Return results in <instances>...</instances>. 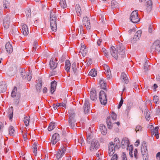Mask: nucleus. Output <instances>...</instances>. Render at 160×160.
Masks as SVG:
<instances>
[{"instance_id": "b1692460", "label": "nucleus", "mask_w": 160, "mask_h": 160, "mask_svg": "<svg viewBox=\"0 0 160 160\" xmlns=\"http://www.w3.org/2000/svg\"><path fill=\"white\" fill-rule=\"evenodd\" d=\"M22 32L23 34L25 36H27L28 34V28L26 25L23 24L22 26Z\"/></svg>"}, {"instance_id": "6e6d98bb", "label": "nucleus", "mask_w": 160, "mask_h": 160, "mask_svg": "<svg viewBox=\"0 0 160 160\" xmlns=\"http://www.w3.org/2000/svg\"><path fill=\"white\" fill-rule=\"evenodd\" d=\"M101 51L104 53V55L107 57L108 56V55L106 49L105 48H103L101 50Z\"/></svg>"}, {"instance_id": "aec40b11", "label": "nucleus", "mask_w": 160, "mask_h": 160, "mask_svg": "<svg viewBox=\"0 0 160 160\" xmlns=\"http://www.w3.org/2000/svg\"><path fill=\"white\" fill-rule=\"evenodd\" d=\"M5 48L6 51L9 53H10L12 52V47L9 42H8L6 43Z\"/></svg>"}, {"instance_id": "bb28decb", "label": "nucleus", "mask_w": 160, "mask_h": 160, "mask_svg": "<svg viewBox=\"0 0 160 160\" xmlns=\"http://www.w3.org/2000/svg\"><path fill=\"white\" fill-rule=\"evenodd\" d=\"M141 34L142 31L141 30L138 31L135 33L133 38V39L134 40V41H137L139 40L141 36Z\"/></svg>"}, {"instance_id": "7c9ffc66", "label": "nucleus", "mask_w": 160, "mask_h": 160, "mask_svg": "<svg viewBox=\"0 0 160 160\" xmlns=\"http://www.w3.org/2000/svg\"><path fill=\"white\" fill-rule=\"evenodd\" d=\"M69 119H75V112L72 109H70L69 111Z\"/></svg>"}, {"instance_id": "9b49d317", "label": "nucleus", "mask_w": 160, "mask_h": 160, "mask_svg": "<svg viewBox=\"0 0 160 160\" xmlns=\"http://www.w3.org/2000/svg\"><path fill=\"white\" fill-rule=\"evenodd\" d=\"M110 50L112 56L117 59L119 58V56L117 51L116 50L115 48L113 46L111 47L110 48Z\"/></svg>"}, {"instance_id": "a878e982", "label": "nucleus", "mask_w": 160, "mask_h": 160, "mask_svg": "<svg viewBox=\"0 0 160 160\" xmlns=\"http://www.w3.org/2000/svg\"><path fill=\"white\" fill-rule=\"evenodd\" d=\"M7 85L4 82L0 83V92H5L7 89Z\"/></svg>"}, {"instance_id": "13d9d810", "label": "nucleus", "mask_w": 160, "mask_h": 160, "mask_svg": "<svg viewBox=\"0 0 160 160\" xmlns=\"http://www.w3.org/2000/svg\"><path fill=\"white\" fill-rule=\"evenodd\" d=\"M133 86L134 87V89L135 90L138 92L139 91V89L138 88V85H137L136 83H134Z\"/></svg>"}, {"instance_id": "bf43d9fd", "label": "nucleus", "mask_w": 160, "mask_h": 160, "mask_svg": "<svg viewBox=\"0 0 160 160\" xmlns=\"http://www.w3.org/2000/svg\"><path fill=\"white\" fill-rule=\"evenodd\" d=\"M153 98V101L154 103H155L156 104H157V102H158L159 100L158 97L157 96H154Z\"/></svg>"}, {"instance_id": "5701e85b", "label": "nucleus", "mask_w": 160, "mask_h": 160, "mask_svg": "<svg viewBox=\"0 0 160 160\" xmlns=\"http://www.w3.org/2000/svg\"><path fill=\"white\" fill-rule=\"evenodd\" d=\"M90 98L92 100L95 101L97 98L96 92L95 90L92 89L90 92Z\"/></svg>"}, {"instance_id": "de8ad7c7", "label": "nucleus", "mask_w": 160, "mask_h": 160, "mask_svg": "<svg viewBox=\"0 0 160 160\" xmlns=\"http://www.w3.org/2000/svg\"><path fill=\"white\" fill-rule=\"evenodd\" d=\"M55 128L54 123L51 122L48 127V130L49 131H51Z\"/></svg>"}, {"instance_id": "6e6552de", "label": "nucleus", "mask_w": 160, "mask_h": 160, "mask_svg": "<svg viewBox=\"0 0 160 160\" xmlns=\"http://www.w3.org/2000/svg\"><path fill=\"white\" fill-rule=\"evenodd\" d=\"M60 138V136L58 133H56L53 134L52 138V144L53 145L56 144L59 140Z\"/></svg>"}, {"instance_id": "338daca9", "label": "nucleus", "mask_w": 160, "mask_h": 160, "mask_svg": "<svg viewBox=\"0 0 160 160\" xmlns=\"http://www.w3.org/2000/svg\"><path fill=\"white\" fill-rule=\"evenodd\" d=\"M156 158L158 160H160V152H158L157 153Z\"/></svg>"}, {"instance_id": "f257e3e1", "label": "nucleus", "mask_w": 160, "mask_h": 160, "mask_svg": "<svg viewBox=\"0 0 160 160\" xmlns=\"http://www.w3.org/2000/svg\"><path fill=\"white\" fill-rule=\"evenodd\" d=\"M89 149L91 152H94L98 150L100 147L99 141L96 139H93L90 143Z\"/></svg>"}, {"instance_id": "09e8293b", "label": "nucleus", "mask_w": 160, "mask_h": 160, "mask_svg": "<svg viewBox=\"0 0 160 160\" xmlns=\"http://www.w3.org/2000/svg\"><path fill=\"white\" fill-rule=\"evenodd\" d=\"M3 6L4 8H9V3L8 2V1L7 0H5L4 1H3Z\"/></svg>"}, {"instance_id": "2f4dec72", "label": "nucleus", "mask_w": 160, "mask_h": 160, "mask_svg": "<svg viewBox=\"0 0 160 160\" xmlns=\"http://www.w3.org/2000/svg\"><path fill=\"white\" fill-rule=\"evenodd\" d=\"M70 66L71 64L69 61L68 60H66L65 62V69L68 72H70Z\"/></svg>"}, {"instance_id": "8fccbe9b", "label": "nucleus", "mask_w": 160, "mask_h": 160, "mask_svg": "<svg viewBox=\"0 0 160 160\" xmlns=\"http://www.w3.org/2000/svg\"><path fill=\"white\" fill-rule=\"evenodd\" d=\"M80 52L83 56H85L87 52V50L86 48H80Z\"/></svg>"}, {"instance_id": "0e129e2a", "label": "nucleus", "mask_w": 160, "mask_h": 160, "mask_svg": "<svg viewBox=\"0 0 160 160\" xmlns=\"http://www.w3.org/2000/svg\"><path fill=\"white\" fill-rule=\"evenodd\" d=\"M118 155L117 154H114L112 156L111 160H117Z\"/></svg>"}, {"instance_id": "f704fd0d", "label": "nucleus", "mask_w": 160, "mask_h": 160, "mask_svg": "<svg viewBox=\"0 0 160 160\" xmlns=\"http://www.w3.org/2000/svg\"><path fill=\"white\" fill-rule=\"evenodd\" d=\"M99 83L101 85V88L105 90L106 89V83L104 81L103 78H100L99 80Z\"/></svg>"}, {"instance_id": "c9c22d12", "label": "nucleus", "mask_w": 160, "mask_h": 160, "mask_svg": "<svg viewBox=\"0 0 160 160\" xmlns=\"http://www.w3.org/2000/svg\"><path fill=\"white\" fill-rule=\"evenodd\" d=\"M145 117L147 121H149L150 119V112L148 111L147 109H146L144 111Z\"/></svg>"}, {"instance_id": "4d7b16f0", "label": "nucleus", "mask_w": 160, "mask_h": 160, "mask_svg": "<svg viewBox=\"0 0 160 160\" xmlns=\"http://www.w3.org/2000/svg\"><path fill=\"white\" fill-rule=\"evenodd\" d=\"M111 117L113 120H115L117 118V115L113 112H112V113Z\"/></svg>"}, {"instance_id": "72a5a7b5", "label": "nucleus", "mask_w": 160, "mask_h": 160, "mask_svg": "<svg viewBox=\"0 0 160 160\" xmlns=\"http://www.w3.org/2000/svg\"><path fill=\"white\" fill-rule=\"evenodd\" d=\"M38 83L36 85V88L38 91H39L42 88V82L41 79H38Z\"/></svg>"}, {"instance_id": "680f3d73", "label": "nucleus", "mask_w": 160, "mask_h": 160, "mask_svg": "<svg viewBox=\"0 0 160 160\" xmlns=\"http://www.w3.org/2000/svg\"><path fill=\"white\" fill-rule=\"evenodd\" d=\"M144 69L146 70H148V63H147V60H146L145 62V64H144Z\"/></svg>"}, {"instance_id": "69168bd1", "label": "nucleus", "mask_w": 160, "mask_h": 160, "mask_svg": "<svg viewBox=\"0 0 160 160\" xmlns=\"http://www.w3.org/2000/svg\"><path fill=\"white\" fill-rule=\"evenodd\" d=\"M138 151L137 149H135L134 151V154L135 158L137 159L138 158L137 156Z\"/></svg>"}, {"instance_id": "1a4fd4ad", "label": "nucleus", "mask_w": 160, "mask_h": 160, "mask_svg": "<svg viewBox=\"0 0 160 160\" xmlns=\"http://www.w3.org/2000/svg\"><path fill=\"white\" fill-rule=\"evenodd\" d=\"M129 145V142L128 138H123L121 141V147L122 148H128Z\"/></svg>"}, {"instance_id": "39448f33", "label": "nucleus", "mask_w": 160, "mask_h": 160, "mask_svg": "<svg viewBox=\"0 0 160 160\" xmlns=\"http://www.w3.org/2000/svg\"><path fill=\"white\" fill-rule=\"evenodd\" d=\"M131 21L134 23H136L140 21L137 10L133 11L131 14L130 17Z\"/></svg>"}, {"instance_id": "dca6fc26", "label": "nucleus", "mask_w": 160, "mask_h": 160, "mask_svg": "<svg viewBox=\"0 0 160 160\" xmlns=\"http://www.w3.org/2000/svg\"><path fill=\"white\" fill-rule=\"evenodd\" d=\"M145 5L147 12H150L152 8V3L151 0H145Z\"/></svg>"}, {"instance_id": "cd10ccee", "label": "nucleus", "mask_w": 160, "mask_h": 160, "mask_svg": "<svg viewBox=\"0 0 160 160\" xmlns=\"http://www.w3.org/2000/svg\"><path fill=\"white\" fill-rule=\"evenodd\" d=\"M99 129H100L101 133L103 135H105L107 134V129L105 126L103 124H101L99 126Z\"/></svg>"}, {"instance_id": "6ab92c4d", "label": "nucleus", "mask_w": 160, "mask_h": 160, "mask_svg": "<svg viewBox=\"0 0 160 160\" xmlns=\"http://www.w3.org/2000/svg\"><path fill=\"white\" fill-rule=\"evenodd\" d=\"M66 149L64 148H62L61 150H59L57 154V158L58 159L61 158L64 154Z\"/></svg>"}, {"instance_id": "5fc2aeb1", "label": "nucleus", "mask_w": 160, "mask_h": 160, "mask_svg": "<svg viewBox=\"0 0 160 160\" xmlns=\"http://www.w3.org/2000/svg\"><path fill=\"white\" fill-rule=\"evenodd\" d=\"M122 94L121 95V100H120V101L119 103V104L118 106V109H119L120 108H121V106H122V105L123 102V100L122 97Z\"/></svg>"}, {"instance_id": "a19ab883", "label": "nucleus", "mask_w": 160, "mask_h": 160, "mask_svg": "<svg viewBox=\"0 0 160 160\" xmlns=\"http://www.w3.org/2000/svg\"><path fill=\"white\" fill-rule=\"evenodd\" d=\"M111 7L112 8H118V4L115 1H112L111 3Z\"/></svg>"}, {"instance_id": "3c124183", "label": "nucleus", "mask_w": 160, "mask_h": 160, "mask_svg": "<svg viewBox=\"0 0 160 160\" xmlns=\"http://www.w3.org/2000/svg\"><path fill=\"white\" fill-rule=\"evenodd\" d=\"M63 147L62 148H64L66 149V148L67 147L68 144V142L67 140L66 139H64L62 141Z\"/></svg>"}, {"instance_id": "0eeeda50", "label": "nucleus", "mask_w": 160, "mask_h": 160, "mask_svg": "<svg viewBox=\"0 0 160 160\" xmlns=\"http://www.w3.org/2000/svg\"><path fill=\"white\" fill-rule=\"evenodd\" d=\"M115 146L112 142L109 143L108 145V154L109 156H112L115 152Z\"/></svg>"}, {"instance_id": "9d476101", "label": "nucleus", "mask_w": 160, "mask_h": 160, "mask_svg": "<svg viewBox=\"0 0 160 160\" xmlns=\"http://www.w3.org/2000/svg\"><path fill=\"white\" fill-rule=\"evenodd\" d=\"M57 62L56 58H51L49 63L50 67L51 69L53 70L56 68L58 65Z\"/></svg>"}, {"instance_id": "20e7f679", "label": "nucleus", "mask_w": 160, "mask_h": 160, "mask_svg": "<svg viewBox=\"0 0 160 160\" xmlns=\"http://www.w3.org/2000/svg\"><path fill=\"white\" fill-rule=\"evenodd\" d=\"M99 99L101 103L105 105L107 102L106 94L103 91H101L99 93Z\"/></svg>"}, {"instance_id": "7ed1b4c3", "label": "nucleus", "mask_w": 160, "mask_h": 160, "mask_svg": "<svg viewBox=\"0 0 160 160\" xmlns=\"http://www.w3.org/2000/svg\"><path fill=\"white\" fill-rule=\"evenodd\" d=\"M151 51L155 53L159 52L160 51V41H156L151 47Z\"/></svg>"}, {"instance_id": "412c9836", "label": "nucleus", "mask_w": 160, "mask_h": 160, "mask_svg": "<svg viewBox=\"0 0 160 160\" xmlns=\"http://www.w3.org/2000/svg\"><path fill=\"white\" fill-rule=\"evenodd\" d=\"M51 28L53 31H56L57 29V24L56 21L50 20Z\"/></svg>"}, {"instance_id": "4468645a", "label": "nucleus", "mask_w": 160, "mask_h": 160, "mask_svg": "<svg viewBox=\"0 0 160 160\" xmlns=\"http://www.w3.org/2000/svg\"><path fill=\"white\" fill-rule=\"evenodd\" d=\"M82 21L83 25L86 27V28L88 30L90 29L91 26L90 20L87 17H83Z\"/></svg>"}, {"instance_id": "4c0bfd02", "label": "nucleus", "mask_w": 160, "mask_h": 160, "mask_svg": "<svg viewBox=\"0 0 160 160\" xmlns=\"http://www.w3.org/2000/svg\"><path fill=\"white\" fill-rule=\"evenodd\" d=\"M76 9L78 15L80 16L82 12L81 11V7L79 5H76Z\"/></svg>"}, {"instance_id": "37998d69", "label": "nucleus", "mask_w": 160, "mask_h": 160, "mask_svg": "<svg viewBox=\"0 0 160 160\" xmlns=\"http://www.w3.org/2000/svg\"><path fill=\"white\" fill-rule=\"evenodd\" d=\"M72 68L74 74H77V69L76 67V64L74 62L72 65Z\"/></svg>"}, {"instance_id": "ddd939ff", "label": "nucleus", "mask_w": 160, "mask_h": 160, "mask_svg": "<svg viewBox=\"0 0 160 160\" xmlns=\"http://www.w3.org/2000/svg\"><path fill=\"white\" fill-rule=\"evenodd\" d=\"M106 122L107 124L108 128L109 129H111V128H112L113 124H114L115 123H116L115 122H111V117L110 116L108 117ZM116 123L118 125V126H119L120 124V122H116Z\"/></svg>"}, {"instance_id": "052dcab7", "label": "nucleus", "mask_w": 160, "mask_h": 160, "mask_svg": "<svg viewBox=\"0 0 160 160\" xmlns=\"http://www.w3.org/2000/svg\"><path fill=\"white\" fill-rule=\"evenodd\" d=\"M142 128L141 126H136L135 130L136 132H137V131H141L142 130Z\"/></svg>"}, {"instance_id": "473e14b6", "label": "nucleus", "mask_w": 160, "mask_h": 160, "mask_svg": "<svg viewBox=\"0 0 160 160\" xmlns=\"http://www.w3.org/2000/svg\"><path fill=\"white\" fill-rule=\"evenodd\" d=\"M8 116L10 119L12 118L13 116V109L12 107L8 108Z\"/></svg>"}, {"instance_id": "ea45409f", "label": "nucleus", "mask_w": 160, "mask_h": 160, "mask_svg": "<svg viewBox=\"0 0 160 160\" xmlns=\"http://www.w3.org/2000/svg\"><path fill=\"white\" fill-rule=\"evenodd\" d=\"M97 74V71L95 69H92L89 73V75L92 76V77H95Z\"/></svg>"}, {"instance_id": "e2e57ef3", "label": "nucleus", "mask_w": 160, "mask_h": 160, "mask_svg": "<svg viewBox=\"0 0 160 160\" xmlns=\"http://www.w3.org/2000/svg\"><path fill=\"white\" fill-rule=\"evenodd\" d=\"M122 160H127V158L126 157V155L124 152L122 153Z\"/></svg>"}, {"instance_id": "f8f14e48", "label": "nucleus", "mask_w": 160, "mask_h": 160, "mask_svg": "<svg viewBox=\"0 0 160 160\" xmlns=\"http://www.w3.org/2000/svg\"><path fill=\"white\" fill-rule=\"evenodd\" d=\"M103 67L105 71V73L107 75V78H110L111 73L109 67L106 64H104Z\"/></svg>"}, {"instance_id": "79ce46f5", "label": "nucleus", "mask_w": 160, "mask_h": 160, "mask_svg": "<svg viewBox=\"0 0 160 160\" xmlns=\"http://www.w3.org/2000/svg\"><path fill=\"white\" fill-rule=\"evenodd\" d=\"M59 3L61 7L63 8L67 7V4L65 0H59Z\"/></svg>"}, {"instance_id": "49530a36", "label": "nucleus", "mask_w": 160, "mask_h": 160, "mask_svg": "<svg viewBox=\"0 0 160 160\" xmlns=\"http://www.w3.org/2000/svg\"><path fill=\"white\" fill-rule=\"evenodd\" d=\"M17 91V87H15L11 93V96L12 97H15L16 96V92Z\"/></svg>"}, {"instance_id": "c756f323", "label": "nucleus", "mask_w": 160, "mask_h": 160, "mask_svg": "<svg viewBox=\"0 0 160 160\" xmlns=\"http://www.w3.org/2000/svg\"><path fill=\"white\" fill-rule=\"evenodd\" d=\"M113 144L116 148L118 149L120 148V143L118 138H115Z\"/></svg>"}, {"instance_id": "423d86ee", "label": "nucleus", "mask_w": 160, "mask_h": 160, "mask_svg": "<svg viewBox=\"0 0 160 160\" xmlns=\"http://www.w3.org/2000/svg\"><path fill=\"white\" fill-rule=\"evenodd\" d=\"M21 76L24 79H27L28 81H30L32 78L31 73L30 72H26L25 70H22Z\"/></svg>"}, {"instance_id": "58836bf2", "label": "nucleus", "mask_w": 160, "mask_h": 160, "mask_svg": "<svg viewBox=\"0 0 160 160\" xmlns=\"http://www.w3.org/2000/svg\"><path fill=\"white\" fill-rule=\"evenodd\" d=\"M57 17L56 14L54 12H51L50 15V20L56 21Z\"/></svg>"}, {"instance_id": "f3484780", "label": "nucleus", "mask_w": 160, "mask_h": 160, "mask_svg": "<svg viewBox=\"0 0 160 160\" xmlns=\"http://www.w3.org/2000/svg\"><path fill=\"white\" fill-rule=\"evenodd\" d=\"M10 18L9 16H6L4 19L3 26L5 29L8 28L9 26Z\"/></svg>"}, {"instance_id": "774afa93", "label": "nucleus", "mask_w": 160, "mask_h": 160, "mask_svg": "<svg viewBox=\"0 0 160 160\" xmlns=\"http://www.w3.org/2000/svg\"><path fill=\"white\" fill-rule=\"evenodd\" d=\"M156 114L160 117V109L159 108L157 109L156 111Z\"/></svg>"}, {"instance_id": "f03ea898", "label": "nucleus", "mask_w": 160, "mask_h": 160, "mask_svg": "<svg viewBox=\"0 0 160 160\" xmlns=\"http://www.w3.org/2000/svg\"><path fill=\"white\" fill-rule=\"evenodd\" d=\"M117 46V51L118 54L119 58H123L125 54V48L122 44L120 42H119Z\"/></svg>"}, {"instance_id": "c03bdc74", "label": "nucleus", "mask_w": 160, "mask_h": 160, "mask_svg": "<svg viewBox=\"0 0 160 160\" xmlns=\"http://www.w3.org/2000/svg\"><path fill=\"white\" fill-rule=\"evenodd\" d=\"M158 127H156L155 128L153 132V135L154 134H155V136L157 139H158L159 138V136L158 135Z\"/></svg>"}, {"instance_id": "e433bc0d", "label": "nucleus", "mask_w": 160, "mask_h": 160, "mask_svg": "<svg viewBox=\"0 0 160 160\" xmlns=\"http://www.w3.org/2000/svg\"><path fill=\"white\" fill-rule=\"evenodd\" d=\"M8 132L9 134L10 135L12 136H14L15 134V131L14 128L12 126H10L8 128Z\"/></svg>"}, {"instance_id": "2eb2a0df", "label": "nucleus", "mask_w": 160, "mask_h": 160, "mask_svg": "<svg viewBox=\"0 0 160 160\" xmlns=\"http://www.w3.org/2000/svg\"><path fill=\"white\" fill-rule=\"evenodd\" d=\"M89 105V101L87 100H86L83 106L84 112L85 114L88 113L89 112L90 107Z\"/></svg>"}, {"instance_id": "c85d7f7f", "label": "nucleus", "mask_w": 160, "mask_h": 160, "mask_svg": "<svg viewBox=\"0 0 160 160\" xmlns=\"http://www.w3.org/2000/svg\"><path fill=\"white\" fill-rule=\"evenodd\" d=\"M75 119H69L68 123L70 127L73 129L75 128L76 125V123H75Z\"/></svg>"}, {"instance_id": "a211bd4d", "label": "nucleus", "mask_w": 160, "mask_h": 160, "mask_svg": "<svg viewBox=\"0 0 160 160\" xmlns=\"http://www.w3.org/2000/svg\"><path fill=\"white\" fill-rule=\"evenodd\" d=\"M141 152L142 155H144L146 156V154H147V144L145 142H143L142 143Z\"/></svg>"}, {"instance_id": "864d4df0", "label": "nucleus", "mask_w": 160, "mask_h": 160, "mask_svg": "<svg viewBox=\"0 0 160 160\" xmlns=\"http://www.w3.org/2000/svg\"><path fill=\"white\" fill-rule=\"evenodd\" d=\"M87 141L88 142H90V141L89 140L92 138V134L91 133H88L87 134Z\"/></svg>"}, {"instance_id": "a18cd8bd", "label": "nucleus", "mask_w": 160, "mask_h": 160, "mask_svg": "<svg viewBox=\"0 0 160 160\" xmlns=\"http://www.w3.org/2000/svg\"><path fill=\"white\" fill-rule=\"evenodd\" d=\"M29 117H28L27 116H25L24 118L23 121L26 126H28L29 124Z\"/></svg>"}, {"instance_id": "603ef678", "label": "nucleus", "mask_w": 160, "mask_h": 160, "mask_svg": "<svg viewBox=\"0 0 160 160\" xmlns=\"http://www.w3.org/2000/svg\"><path fill=\"white\" fill-rule=\"evenodd\" d=\"M26 16L28 18L30 17L31 16V11L30 9H28L26 10Z\"/></svg>"}, {"instance_id": "393cba45", "label": "nucleus", "mask_w": 160, "mask_h": 160, "mask_svg": "<svg viewBox=\"0 0 160 160\" xmlns=\"http://www.w3.org/2000/svg\"><path fill=\"white\" fill-rule=\"evenodd\" d=\"M121 79L122 82L125 83L127 84L128 82V78L126 74L124 72L121 73Z\"/></svg>"}, {"instance_id": "4be33fe9", "label": "nucleus", "mask_w": 160, "mask_h": 160, "mask_svg": "<svg viewBox=\"0 0 160 160\" xmlns=\"http://www.w3.org/2000/svg\"><path fill=\"white\" fill-rule=\"evenodd\" d=\"M57 82L55 81L52 82L51 83V90L50 92L52 94L55 91L57 86Z\"/></svg>"}]
</instances>
